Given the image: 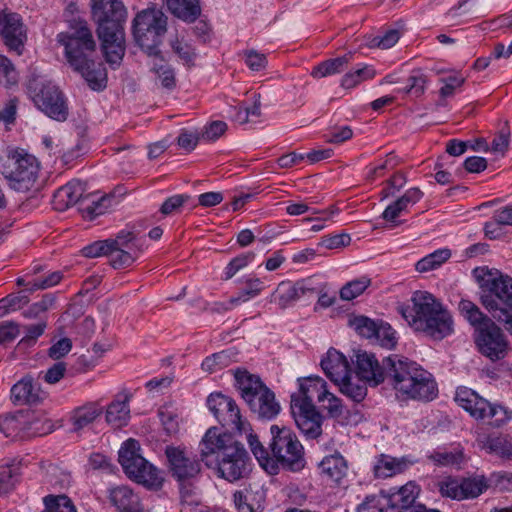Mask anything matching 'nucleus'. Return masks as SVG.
<instances>
[{
  "instance_id": "1",
  "label": "nucleus",
  "mask_w": 512,
  "mask_h": 512,
  "mask_svg": "<svg viewBox=\"0 0 512 512\" xmlns=\"http://www.w3.org/2000/svg\"><path fill=\"white\" fill-rule=\"evenodd\" d=\"M355 367L357 377L370 386L375 387L386 381L398 400L429 402L438 395L432 374L407 358L391 355L383 360L381 366L374 354L358 351L355 354Z\"/></svg>"
},
{
  "instance_id": "2",
  "label": "nucleus",
  "mask_w": 512,
  "mask_h": 512,
  "mask_svg": "<svg viewBox=\"0 0 512 512\" xmlns=\"http://www.w3.org/2000/svg\"><path fill=\"white\" fill-rule=\"evenodd\" d=\"M201 461L217 469L219 477L235 482L248 475L249 456L244 446L230 433L209 428L199 443Z\"/></svg>"
},
{
  "instance_id": "3",
  "label": "nucleus",
  "mask_w": 512,
  "mask_h": 512,
  "mask_svg": "<svg viewBox=\"0 0 512 512\" xmlns=\"http://www.w3.org/2000/svg\"><path fill=\"white\" fill-rule=\"evenodd\" d=\"M411 301L412 307H401L400 313L415 331L435 340H442L452 333L451 314L431 293L416 291Z\"/></svg>"
},
{
  "instance_id": "4",
  "label": "nucleus",
  "mask_w": 512,
  "mask_h": 512,
  "mask_svg": "<svg viewBox=\"0 0 512 512\" xmlns=\"http://www.w3.org/2000/svg\"><path fill=\"white\" fill-rule=\"evenodd\" d=\"M70 67L79 73L93 90L106 87V69L94 61L96 40L93 34H59Z\"/></svg>"
},
{
  "instance_id": "5",
  "label": "nucleus",
  "mask_w": 512,
  "mask_h": 512,
  "mask_svg": "<svg viewBox=\"0 0 512 512\" xmlns=\"http://www.w3.org/2000/svg\"><path fill=\"white\" fill-rule=\"evenodd\" d=\"M474 274L481 288L482 305L494 319H507L512 312V278L487 268H476Z\"/></svg>"
},
{
  "instance_id": "6",
  "label": "nucleus",
  "mask_w": 512,
  "mask_h": 512,
  "mask_svg": "<svg viewBox=\"0 0 512 512\" xmlns=\"http://www.w3.org/2000/svg\"><path fill=\"white\" fill-rule=\"evenodd\" d=\"M119 463L127 477L150 490L162 487V472L140 454V445L134 439L126 440L119 452Z\"/></svg>"
},
{
  "instance_id": "7",
  "label": "nucleus",
  "mask_w": 512,
  "mask_h": 512,
  "mask_svg": "<svg viewBox=\"0 0 512 512\" xmlns=\"http://www.w3.org/2000/svg\"><path fill=\"white\" fill-rule=\"evenodd\" d=\"M270 449L274 461L279 467L298 472L305 467L304 448L297 436L288 428L272 425Z\"/></svg>"
},
{
  "instance_id": "8",
  "label": "nucleus",
  "mask_w": 512,
  "mask_h": 512,
  "mask_svg": "<svg viewBox=\"0 0 512 512\" xmlns=\"http://www.w3.org/2000/svg\"><path fill=\"white\" fill-rule=\"evenodd\" d=\"M27 90L34 104L48 117L57 121L67 119L68 107L64 96L51 81L32 75L28 80Z\"/></svg>"
},
{
  "instance_id": "9",
  "label": "nucleus",
  "mask_w": 512,
  "mask_h": 512,
  "mask_svg": "<svg viewBox=\"0 0 512 512\" xmlns=\"http://www.w3.org/2000/svg\"><path fill=\"white\" fill-rule=\"evenodd\" d=\"M455 400L475 419H489V425L499 428L512 418V411L508 408L492 404L467 387H460L456 391Z\"/></svg>"
},
{
  "instance_id": "10",
  "label": "nucleus",
  "mask_w": 512,
  "mask_h": 512,
  "mask_svg": "<svg viewBox=\"0 0 512 512\" xmlns=\"http://www.w3.org/2000/svg\"><path fill=\"white\" fill-rule=\"evenodd\" d=\"M39 163L27 153L12 151L2 165V174L12 189L19 192L30 190L38 178Z\"/></svg>"
},
{
  "instance_id": "11",
  "label": "nucleus",
  "mask_w": 512,
  "mask_h": 512,
  "mask_svg": "<svg viewBox=\"0 0 512 512\" xmlns=\"http://www.w3.org/2000/svg\"><path fill=\"white\" fill-rule=\"evenodd\" d=\"M91 20L96 32H123L127 9L121 0H90Z\"/></svg>"
},
{
  "instance_id": "12",
  "label": "nucleus",
  "mask_w": 512,
  "mask_h": 512,
  "mask_svg": "<svg viewBox=\"0 0 512 512\" xmlns=\"http://www.w3.org/2000/svg\"><path fill=\"white\" fill-rule=\"evenodd\" d=\"M108 260L114 269L131 266L140 256L142 249L134 232L122 230L108 238Z\"/></svg>"
},
{
  "instance_id": "13",
  "label": "nucleus",
  "mask_w": 512,
  "mask_h": 512,
  "mask_svg": "<svg viewBox=\"0 0 512 512\" xmlns=\"http://www.w3.org/2000/svg\"><path fill=\"white\" fill-rule=\"evenodd\" d=\"M207 406L222 426L240 433L246 432L248 424L242 420L235 400L222 393H212L207 398Z\"/></svg>"
},
{
  "instance_id": "14",
  "label": "nucleus",
  "mask_w": 512,
  "mask_h": 512,
  "mask_svg": "<svg viewBox=\"0 0 512 512\" xmlns=\"http://www.w3.org/2000/svg\"><path fill=\"white\" fill-rule=\"evenodd\" d=\"M475 341L479 351L491 360H499L506 355L508 342L493 321L477 331Z\"/></svg>"
},
{
  "instance_id": "15",
  "label": "nucleus",
  "mask_w": 512,
  "mask_h": 512,
  "mask_svg": "<svg viewBox=\"0 0 512 512\" xmlns=\"http://www.w3.org/2000/svg\"><path fill=\"white\" fill-rule=\"evenodd\" d=\"M165 456L172 476L178 481L192 479L200 472L199 462L190 457L185 447L167 445Z\"/></svg>"
},
{
  "instance_id": "16",
  "label": "nucleus",
  "mask_w": 512,
  "mask_h": 512,
  "mask_svg": "<svg viewBox=\"0 0 512 512\" xmlns=\"http://www.w3.org/2000/svg\"><path fill=\"white\" fill-rule=\"evenodd\" d=\"M291 413L301 433L307 439H316L322 433V415L315 406L291 404Z\"/></svg>"
},
{
  "instance_id": "17",
  "label": "nucleus",
  "mask_w": 512,
  "mask_h": 512,
  "mask_svg": "<svg viewBox=\"0 0 512 512\" xmlns=\"http://www.w3.org/2000/svg\"><path fill=\"white\" fill-rule=\"evenodd\" d=\"M299 391L291 395V404H307V406H315L313 399L316 398L319 403H324L326 396L327 383L319 376H309L298 379Z\"/></svg>"
},
{
  "instance_id": "18",
  "label": "nucleus",
  "mask_w": 512,
  "mask_h": 512,
  "mask_svg": "<svg viewBox=\"0 0 512 512\" xmlns=\"http://www.w3.org/2000/svg\"><path fill=\"white\" fill-rule=\"evenodd\" d=\"M85 184L80 180H72L57 189L53 195L52 205L57 211H65L75 204L82 205L86 202Z\"/></svg>"
},
{
  "instance_id": "19",
  "label": "nucleus",
  "mask_w": 512,
  "mask_h": 512,
  "mask_svg": "<svg viewBox=\"0 0 512 512\" xmlns=\"http://www.w3.org/2000/svg\"><path fill=\"white\" fill-rule=\"evenodd\" d=\"M314 291V288L307 285L306 280L296 283L283 281L272 293L270 301L276 303L281 309H285L294 301L303 296L311 295Z\"/></svg>"
},
{
  "instance_id": "20",
  "label": "nucleus",
  "mask_w": 512,
  "mask_h": 512,
  "mask_svg": "<svg viewBox=\"0 0 512 512\" xmlns=\"http://www.w3.org/2000/svg\"><path fill=\"white\" fill-rule=\"evenodd\" d=\"M253 414L261 420H273L281 411V406L276 400L275 393L270 388L262 392L246 403Z\"/></svg>"
},
{
  "instance_id": "21",
  "label": "nucleus",
  "mask_w": 512,
  "mask_h": 512,
  "mask_svg": "<svg viewBox=\"0 0 512 512\" xmlns=\"http://www.w3.org/2000/svg\"><path fill=\"white\" fill-rule=\"evenodd\" d=\"M133 394L128 389H122L115 395L114 400L106 409V421L115 428L125 426L130 419L129 402Z\"/></svg>"
},
{
  "instance_id": "22",
  "label": "nucleus",
  "mask_w": 512,
  "mask_h": 512,
  "mask_svg": "<svg viewBox=\"0 0 512 512\" xmlns=\"http://www.w3.org/2000/svg\"><path fill=\"white\" fill-rule=\"evenodd\" d=\"M166 29L167 16L155 6L138 12L133 20L132 32H166Z\"/></svg>"
},
{
  "instance_id": "23",
  "label": "nucleus",
  "mask_w": 512,
  "mask_h": 512,
  "mask_svg": "<svg viewBox=\"0 0 512 512\" xmlns=\"http://www.w3.org/2000/svg\"><path fill=\"white\" fill-rule=\"evenodd\" d=\"M10 397L15 405H32L41 402L45 393L31 377H24L12 386Z\"/></svg>"
},
{
  "instance_id": "24",
  "label": "nucleus",
  "mask_w": 512,
  "mask_h": 512,
  "mask_svg": "<svg viewBox=\"0 0 512 512\" xmlns=\"http://www.w3.org/2000/svg\"><path fill=\"white\" fill-rule=\"evenodd\" d=\"M109 500L118 512H144L139 495L128 486L121 485L111 488Z\"/></svg>"
},
{
  "instance_id": "25",
  "label": "nucleus",
  "mask_w": 512,
  "mask_h": 512,
  "mask_svg": "<svg viewBox=\"0 0 512 512\" xmlns=\"http://www.w3.org/2000/svg\"><path fill=\"white\" fill-rule=\"evenodd\" d=\"M325 375L335 384L344 379L351 371L349 362L344 354L330 348L320 362Z\"/></svg>"
},
{
  "instance_id": "26",
  "label": "nucleus",
  "mask_w": 512,
  "mask_h": 512,
  "mask_svg": "<svg viewBox=\"0 0 512 512\" xmlns=\"http://www.w3.org/2000/svg\"><path fill=\"white\" fill-rule=\"evenodd\" d=\"M105 60L112 67L119 66L125 54L124 34H97Z\"/></svg>"
},
{
  "instance_id": "27",
  "label": "nucleus",
  "mask_w": 512,
  "mask_h": 512,
  "mask_svg": "<svg viewBox=\"0 0 512 512\" xmlns=\"http://www.w3.org/2000/svg\"><path fill=\"white\" fill-rule=\"evenodd\" d=\"M319 470L327 482L339 484L346 476L348 466L344 457L336 453L324 457L319 464Z\"/></svg>"
},
{
  "instance_id": "28",
  "label": "nucleus",
  "mask_w": 512,
  "mask_h": 512,
  "mask_svg": "<svg viewBox=\"0 0 512 512\" xmlns=\"http://www.w3.org/2000/svg\"><path fill=\"white\" fill-rule=\"evenodd\" d=\"M419 493L418 487L413 483H407L402 486L397 492L392 494H386V498L390 508H393V512L409 511L414 512L413 506L416 497Z\"/></svg>"
},
{
  "instance_id": "29",
  "label": "nucleus",
  "mask_w": 512,
  "mask_h": 512,
  "mask_svg": "<svg viewBox=\"0 0 512 512\" xmlns=\"http://www.w3.org/2000/svg\"><path fill=\"white\" fill-rule=\"evenodd\" d=\"M236 387L240 391L241 397L247 403L252 398L262 392L267 386L262 382L259 376L250 374L246 370H236L235 374Z\"/></svg>"
},
{
  "instance_id": "30",
  "label": "nucleus",
  "mask_w": 512,
  "mask_h": 512,
  "mask_svg": "<svg viewBox=\"0 0 512 512\" xmlns=\"http://www.w3.org/2000/svg\"><path fill=\"white\" fill-rule=\"evenodd\" d=\"M22 460L14 459L0 467V496L10 494L18 485L23 474Z\"/></svg>"
},
{
  "instance_id": "31",
  "label": "nucleus",
  "mask_w": 512,
  "mask_h": 512,
  "mask_svg": "<svg viewBox=\"0 0 512 512\" xmlns=\"http://www.w3.org/2000/svg\"><path fill=\"white\" fill-rule=\"evenodd\" d=\"M413 462L409 459L395 458L381 455L374 466V474L377 478H388L405 471Z\"/></svg>"
},
{
  "instance_id": "32",
  "label": "nucleus",
  "mask_w": 512,
  "mask_h": 512,
  "mask_svg": "<svg viewBox=\"0 0 512 512\" xmlns=\"http://www.w3.org/2000/svg\"><path fill=\"white\" fill-rule=\"evenodd\" d=\"M86 202L82 205L83 215L90 220L106 213L116 204V198L113 195L98 196L97 194H86Z\"/></svg>"
},
{
  "instance_id": "33",
  "label": "nucleus",
  "mask_w": 512,
  "mask_h": 512,
  "mask_svg": "<svg viewBox=\"0 0 512 512\" xmlns=\"http://www.w3.org/2000/svg\"><path fill=\"white\" fill-rule=\"evenodd\" d=\"M170 12L185 22H194L201 13L199 0H166Z\"/></svg>"
},
{
  "instance_id": "34",
  "label": "nucleus",
  "mask_w": 512,
  "mask_h": 512,
  "mask_svg": "<svg viewBox=\"0 0 512 512\" xmlns=\"http://www.w3.org/2000/svg\"><path fill=\"white\" fill-rule=\"evenodd\" d=\"M367 382L359 377H353L351 371L343 380L335 383L339 391L354 402H361L367 395Z\"/></svg>"
},
{
  "instance_id": "35",
  "label": "nucleus",
  "mask_w": 512,
  "mask_h": 512,
  "mask_svg": "<svg viewBox=\"0 0 512 512\" xmlns=\"http://www.w3.org/2000/svg\"><path fill=\"white\" fill-rule=\"evenodd\" d=\"M428 459L437 466L448 467L457 466L459 467L464 461V452L462 448L456 447L453 449H438L430 453Z\"/></svg>"
},
{
  "instance_id": "36",
  "label": "nucleus",
  "mask_w": 512,
  "mask_h": 512,
  "mask_svg": "<svg viewBox=\"0 0 512 512\" xmlns=\"http://www.w3.org/2000/svg\"><path fill=\"white\" fill-rule=\"evenodd\" d=\"M248 444L259 464L271 475L277 474V463L269 455L266 448L260 443L257 435L250 433L247 436Z\"/></svg>"
},
{
  "instance_id": "37",
  "label": "nucleus",
  "mask_w": 512,
  "mask_h": 512,
  "mask_svg": "<svg viewBox=\"0 0 512 512\" xmlns=\"http://www.w3.org/2000/svg\"><path fill=\"white\" fill-rule=\"evenodd\" d=\"M236 357L237 352L233 349H226L206 357L202 362L201 367L204 371L213 373L231 365L236 361Z\"/></svg>"
},
{
  "instance_id": "38",
  "label": "nucleus",
  "mask_w": 512,
  "mask_h": 512,
  "mask_svg": "<svg viewBox=\"0 0 512 512\" xmlns=\"http://www.w3.org/2000/svg\"><path fill=\"white\" fill-rule=\"evenodd\" d=\"M351 59L352 53H348L341 57L323 61L313 69L312 75L314 77H326L340 73L345 69Z\"/></svg>"
},
{
  "instance_id": "39",
  "label": "nucleus",
  "mask_w": 512,
  "mask_h": 512,
  "mask_svg": "<svg viewBox=\"0 0 512 512\" xmlns=\"http://www.w3.org/2000/svg\"><path fill=\"white\" fill-rule=\"evenodd\" d=\"M459 310L464 318L476 328V331H479L483 326L492 322V320L484 315L479 307L470 300L460 301Z\"/></svg>"
},
{
  "instance_id": "40",
  "label": "nucleus",
  "mask_w": 512,
  "mask_h": 512,
  "mask_svg": "<svg viewBox=\"0 0 512 512\" xmlns=\"http://www.w3.org/2000/svg\"><path fill=\"white\" fill-rule=\"evenodd\" d=\"M102 408L96 403H89L74 410L72 422L75 430H80L91 424L100 414Z\"/></svg>"
},
{
  "instance_id": "41",
  "label": "nucleus",
  "mask_w": 512,
  "mask_h": 512,
  "mask_svg": "<svg viewBox=\"0 0 512 512\" xmlns=\"http://www.w3.org/2000/svg\"><path fill=\"white\" fill-rule=\"evenodd\" d=\"M26 416L22 413L0 416V432L6 437L15 438L25 430Z\"/></svg>"
},
{
  "instance_id": "42",
  "label": "nucleus",
  "mask_w": 512,
  "mask_h": 512,
  "mask_svg": "<svg viewBox=\"0 0 512 512\" xmlns=\"http://www.w3.org/2000/svg\"><path fill=\"white\" fill-rule=\"evenodd\" d=\"M135 37L136 44L140 49L150 57H159L163 61L161 56V50L159 46L162 43L161 34H133Z\"/></svg>"
},
{
  "instance_id": "43",
  "label": "nucleus",
  "mask_w": 512,
  "mask_h": 512,
  "mask_svg": "<svg viewBox=\"0 0 512 512\" xmlns=\"http://www.w3.org/2000/svg\"><path fill=\"white\" fill-rule=\"evenodd\" d=\"M460 480L463 499L476 498L489 487L488 481L484 476L462 478Z\"/></svg>"
},
{
  "instance_id": "44",
  "label": "nucleus",
  "mask_w": 512,
  "mask_h": 512,
  "mask_svg": "<svg viewBox=\"0 0 512 512\" xmlns=\"http://www.w3.org/2000/svg\"><path fill=\"white\" fill-rule=\"evenodd\" d=\"M451 256V252L449 249H440L437 250L421 260H419L415 268L418 272H428L438 268L445 261H447Z\"/></svg>"
},
{
  "instance_id": "45",
  "label": "nucleus",
  "mask_w": 512,
  "mask_h": 512,
  "mask_svg": "<svg viewBox=\"0 0 512 512\" xmlns=\"http://www.w3.org/2000/svg\"><path fill=\"white\" fill-rule=\"evenodd\" d=\"M376 71L372 66L365 65L354 71L346 73L341 80V86L345 89H351L363 81L374 78Z\"/></svg>"
},
{
  "instance_id": "46",
  "label": "nucleus",
  "mask_w": 512,
  "mask_h": 512,
  "mask_svg": "<svg viewBox=\"0 0 512 512\" xmlns=\"http://www.w3.org/2000/svg\"><path fill=\"white\" fill-rule=\"evenodd\" d=\"M370 284L371 279L367 276L349 281L340 289V298L344 301H351L360 296Z\"/></svg>"
},
{
  "instance_id": "47",
  "label": "nucleus",
  "mask_w": 512,
  "mask_h": 512,
  "mask_svg": "<svg viewBox=\"0 0 512 512\" xmlns=\"http://www.w3.org/2000/svg\"><path fill=\"white\" fill-rule=\"evenodd\" d=\"M173 51L178 55L180 60L187 66H192L196 56L194 47L184 39V36L179 37L175 35L174 39L170 41Z\"/></svg>"
},
{
  "instance_id": "48",
  "label": "nucleus",
  "mask_w": 512,
  "mask_h": 512,
  "mask_svg": "<svg viewBox=\"0 0 512 512\" xmlns=\"http://www.w3.org/2000/svg\"><path fill=\"white\" fill-rule=\"evenodd\" d=\"M379 322L359 315L349 320V325L362 337L374 339Z\"/></svg>"
},
{
  "instance_id": "49",
  "label": "nucleus",
  "mask_w": 512,
  "mask_h": 512,
  "mask_svg": "<svg viewBox=\"0 0 512 512\" xmlns=\"http://www.w3.org/2000/svg\"><path fill=\"white\" fill-rule=\"evenodd\" d=\"M64 16L69 23V27L75 32H90L87 21L79 15V8L75 0L67 3Z\"/></svg>"
},
{
  "instance_id": "50",
  "label": "nucleus",
  "mask_w": 512,
  "mask_h": 512,
  "mask_svg": "<svg viewBox=\"0 0 512 512\" xmlns=\"http://www.w3.org/2000/svg\"><path fill=\"white\" fill-rule=\"evenodd\" d=\"M389 507L386 494L367 496L365 501L359 505L357 512H393Z\"/></svg>"
},
{
  "instance_id": "51",
  "label": "nucleus",
  "mask_w": 512,
  "mask_h": 512,
  "mask_svg": "<svg viewBox=\"0 0 512 512\" xmlns=\"http://www.w3.org/2000/svg\"><path fill=\"white\" fill-rule=\"evenodd\" d=\"M408 86L405 88L406 93H411L416 97L421 96L426 89L428 76L420 69H413L407 79Z\"/></svg>"
},
{
  "instance_id": "52",
  "label": "nucleus",
  "mask_w": 512,
  "mask_h": 512,
  "mask_svg": "<svg viewBox=\"0 0 512 512\" xmlns=\"http://www.w3.org/2000/svg\"><path fill=\"white\" fill-rule=\"evenodd\" d=\"M151 71L157 76L163 88L172 90L176 86L175 71L167 63H153Z\"/></svg>"
},
{
  "instance_id": "53",
  "label": "nucleus",
  "mask_w": 512,
  "mask_h": 512,
  "mask_svg": "<svg viewBox=\"0 0 512 512\" xmlns=\"http://www.w3.org/2000/svg\"><path fill=\"white\" fill-rule=\"evenodd\" d=\"M47 323L45 321H39L34 324H29L24 327L25 335L18 342V347L28 348L33 346L37 339L43 335Z\"/></svg>"
},
{
  "instance_id": "54",
  "label": "nucleus",
  "mask_w": 512,
  "mask_h": 512,
  "mask_svg": "<svg viewBox=\"0 0 512 512\" xmlns=\"http://www.w3.org/2000/svg\"><path fill=\"white\" fill-rule=\"evenodd\" d=\"M25 430L34 436H43L51 433L54 430V425L52 424L51 420L45 417H26Z\"/></svg>"
},
{
  "instance_id": "55",
  "label": "nucleus",
  "mask_w": 512,
  "mask_h": 512,
  "mask_svg": "<svg viewBox=\"0 0 512 512\" xmlns=\"http://www.w3.org/2000/svg\"><path fill=\"white\" fill-rule=\"evenodd\" d=\"M234 504L238 512H259L262 510L260 502L254 503L255 496L252 493L236 491L233 495Z\"/></svg>"
},
{
  "instance_id": "56",
  "label": "nucleus",
  "mask_w": 512,
  "mask_h": 512,
  "mask_svg": "<svg viewBox=\"0 0 512 512\" xmlns=\"http://www.w3.org/2000/svg\"><path fill=\"white\" fill-rule=\"evenodd\" d=\"M29 302V298L24 294H9L6 297L0 299V317L21 309L23 306L27 305Z\"/></svg>"
},
{
  "instance_id": "57",
  "label": "nucleus",
  "mask_w": 512,
  "mask_h": 512,
  "mask_svg": "<svg viewBox=\"0 0 512 512\" xmlns=\"http://www.w3.org/2000/svg\"><path fill=\"white\" fill-rule=\"evenodd\" d=\"M18 82V73L13 63L0 54V84L10 87Z\"/></svg>"
},
{
  "instance_id": "58",
  "label": "nucleus",
  "mask_w": 512,
  "mask_h": 512,
  "mask_svg": "<svg viewBox=\"0 0 512 512\" xmlns=\"http://www.w3.org/2000/svg\"><path fill=\"white\" fill-rule=\"evenodd\" d=\"M374 339L385 348H393L396 343L394 329L386 322L379 321Z\"/></svg>"
},
{
  "instance_id": "59",
  "label": "nucleus",
  "mask_w": 512,
  "mask_h": 512,
  "mask_svg": "<svg viewBox=\"0 0 512 512\" xmlns=\"http://www.w3.org/2000/svg\"><path fill=\"white\" fill-rule=\"evenodd\" d=\"M442 496L455 500H463L461 480L448 477L438 484Z\"/></svg>"
},
{
  "instance_id": "60",
  "label": "nucleus",
  "mask_w": 512,
  "mask_h": 512,
  "mask_svg": "<svg viewBox=\"0 0 512 512\" xmlns=\"http://www.w3.org/2000/svg\"><path fill=\"white\" fill-rule=\"evenodd\" d=\"M23 27L22 17L7 10L0 11V32H16Z\"/></svg>"
},
{
  "instance_id": "61",
  "label": "nucleus",
  "mask_w": 512,
  "mask_h": 512,
  "mask_svg": "<svg viewBox=\"0 0 512 512\" xmlns=\"http://www.w3.org/2000/svg\"><path fill=\"white\" fill-rule=\"evenodd\" d=\"M485 446L490 452L501 457L509 458L512 456V443L504 437L488 438Z\"/></svg>"
},
{
  "instance_id": "62",
  "label": "nucleus",
  "mask_w": 512,
  "mask_h": 512,
  "mask_svg": "<svg viewBox=\"0 0 512 512\" xmlns=\"http://www.w3.org/2000/svg\"><path fill=\"white\" fill-rule=\"evenodd\" d=\"M63 278V274L60 271L50 273L44 278H38L27 283L29 291L33 292L36 290H43L57 285Z\"/></svg>"
},
{
  "instance_id": "63",
  "label": "nucleus",
  "mask_w": 512,
  "mask_h": 512,
  "mask_svg": "<svg viewBox=\"0 0 512 512\" xmlns=\"http://www.w3.org/2000/svg\"><path fill=\"white\" fill-rule=\"evenodd\" d=\"M159 418L167 435H176L179 431V420L177 414L170 410H160Z\"/></svg>"
},
{
  "instance_id": "64",
  "label": "nucleus",
  "mask_w": 512,
  "mask_h": 512,
  "mask_svg": "<svg viewBox=\"0 0 512 512\" xmlns=\"http://www.w3.org/2000/svg\"><path fill=\"white\" fill-rule=\"evenodd\" d=\"M20 335V325L14 321L0 322V344L14 341Z\"/></svg>"
}]
</instances>
